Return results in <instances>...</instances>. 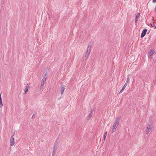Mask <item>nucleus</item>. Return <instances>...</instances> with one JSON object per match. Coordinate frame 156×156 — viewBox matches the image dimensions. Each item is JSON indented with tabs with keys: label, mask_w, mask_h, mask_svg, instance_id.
Here are the masks:
<instances>
[{
	"label": "nucleus",
	"mask_w": 156,
	"mask_h": 156,
	"mask_svg": "<svg viewBox=\"0 0 156 156\" xmlns=\"http://www.w3.org/2000/svg\"><path fill=\"white\" fill-rule=\"evenodd\" d=\"M153 128V126L152 124H148L147 126L146 129V133L147 134L150 132V131L152 130Z\"/></svg>",
	"instance_id": "1"
},
{
	"label": "nucleus",
	"mask_w": 156,
	"mask_h": 156,
	"mask_svg": "<svg viewBox=\"0 0 156 156\" xmlns=\"http://www.w3.org/2000/svg\"><path fill=\"white\" fill-rule=\"evenodd\" d=\"M121 117L120 116H118L116 119L115 122L114 123V124L115 125H116L118 126L120 120V119Z\"/></svg>",
	"instance_id": "2"
},
{
	"label": "nucleus",
	"mask_w": 156,
	"mask_h": 156,
	"mask_svg": "<svg viewBox=\"0 0 156 156\" xmlns=\"http://www.w3.org/2000/svg\"><path fill=\"white\" fill-rule=\"evenodd\" d=\"M10 145L11 146H13L15 144V140L14 137H12L10 140Z\"/></svg>",
	"instance_id": "3"
},
{
	"label": "nucleus",
	"mask_w": 156,
	"mask_h": 156,
	"mask_svg": "<svg viewBox=\"0 0 156 156\" xmlns=\"http://www.w3.org/2000/svg\"><path fill=\"white\" fill-rule=\"evenodd\" d=\"M57 147V145H56V144L54 145L53 146L52 155H54V154L56 152V150Z\"/></svg>",
	"instance_id": "4"
},
{
	"label": "nucleus",
	"mask_w": 156,
	"mask_h": 156,
	"mask_svg": "<svg viewBox=\"0 0 156 156\" xmlns=\"http://www.w3.org/2000/svg\"><path fill=\"white\" fill-rule=\"evenodd\" d=\"M118 126L117 125L113 124L112 126V133L115 132L116 131Z\"/></svg>",
	"instance_id": "5"
},
{
	"label": "nucleus",
	"mask_w": 156,
	"mask_h": 156,
	"mask_svg": "<svg viewBox=\"0 0 156 156\" xmlns=\"http://www.w3.org/2000/svg\"><path fill=\"white\" fill-rule=\"evenodd\" d=\"M140 17V13H137L136 16L135 17V23H136L139 19V18Z\"/></svg>",
	"instance_id": "6"
},
{
	"label": "nucleus",
	"mask_w": 156,
	"mask_h": 156,
	"mask_svg": "<svg viewBox=\"0 0 156 156\" xmlns=\"http://www.w3.org/2000/svg\"><path fill=\"white\" fill-rule=\"evenodd\" d=\"M46 81V79L44 78H43L42 80L41 81V88H43V86L44 84V83Z\"/></svg>",
	"instance_id": "7"
},
{
	"label": "nucleus",
	"mask_w": 156,
	"mask_h": 156,
	"mask_svg": "<svg viewBox=\"0 0 156 156\" xmlns=\"http://www.w3.org/2000/svg\"><path fill=\"white\" fill-rule=\"evenodd\" d=\"M147 31V29H144L143 31L141 33V37L142 38V37H144L145 36Z\"/></svg>",
	"instance_id": "8"
},
{
	"label": "nucleus",
	"mask_w": 156,
	"mask_h": 156,
	"mask_svg": "<svg viewBox=\"0 0 156 156\" xmlns=\"http://www.w3.org/2000/svg\"><path fill=\"white\" fill-rule=\"evenodd\" d=\"M155 52V51L154 49H151L149 51V55L150 56H151Z\"/></svg>",
	"instance_id": "9"
},
{
	"label": "nucleus",
	"mask_w": 156,
	"mask_h": 156,
	"mask_svg": "<svg viewBox=\"0 0 156 156\" xmlns=\"http://www.w3.org/2000/svg\"><path fill=\"white\" fill-rule=\"evenodd\" d=\"M65 89V87L64 86H62L61 87V94H62L63 93L64 90Z\"/></svg>",
	"instance_id": "10"
},
{
	"label": "nucleus",
	"mask_w": 156,
	"mask_h": 156,
	"mask_svg": "<svg viewBox=\"0 0 156 156\" xmlns=\"http://www.w3.org/2000/svg\"><path fill=\"white\" fill-rule=\"evenodd\" d=\"M90 49H87L86 52V56L87 57L90 53Z\"/></svg>",
	"instance_id": "11"
},
{
	"label": "nucleus",
	"mask_w": 156,
	"mask_h": 156,
	"mask_svg": "<svg viewBox=\"0 0 156 156\" xmlns=\"http://www.w3.org/2000/svg\"><path fill=\"white\" fill-rule=\"evenodd\" d=\"M127 85V84L126 83H125L124 85V86L122 87V89L121 90V91L120 92V93H121L122 91L123 90L125 89Z\"/></svg>",
	"instance_id": "12"
},
{
	"label": "nucleus",
	"mask_w": 156,
	"mask_h": 156,
	"mask_svg": "<svg viewBox=\"0 0 156 156\" xmlns=\"http://www.w3.org/2000/svg\"><path fill=\"white\" fill-rule=\"evenodd\" d=\"M0 107L2 108L3 106V104L2 103V101L1 98V94L0 95Z\"/></svg>",
	"instance_id": "13"
},
{
	"label": "nucleus",
	"mask_w": 156,
	"mask_h": 156,
	"mask_svg": "<svg viewBox=\"0 0 156 156\" xmlns=\"http://www.w3.org/2000/svg\"><path fill=\"white\" fill-rule=\"evenodd\" d=\"M93 112V109H91V110L89 115V117H92V116Z\"/></svg>",
	"instance_id": "14"
},
{
	"label": "nucleus",
	"mask_w": 156,
	"mask_h": 156,
	"mask_svg": "<svg viewBox=\"0 0 156 156\" xmlns=\"http://www.w3.org/2000/svg\"><path fill=\"white\" fill-rule=\"evenodd\" d=\"M29 88V86H27L26 87L25 91V93L26 94H27V93Z\"/></svg>",
	"instance_id": "15"
},
{
	"label": "nucleus",
	"mask_w": 156,
	"mask_h": 156,
	"mask_svg": "<svg viewBox=\"0 0 156 156\" xmlns=\"http://www.w3.org/2000/svg\"><path fill=\"white\" fill-rule=\"evenodd\" d=\"M107 132H106L105 133H104L103 138H104V140H105L106 139V137L107 135Z\"/></svg>",
	"instance_id": "16"
},
{
	"label": "nucleus",
	"mask_w": 156,
	"mask_h": 156,
	"mask_svg": "<svg viewBox=\"0 0 156 156\" xmlns=\"http://www.w3.org/2000/svg\"><path fill=\"white\" fill-rule=\"evenodd\" d=\"M92 44L91 43H90L89 44V45H88V46L87 48H92Z\"/></svg>",
	"instance_id": "17"
},
{
	"label": "nucleus",
	"mask_w": 156,
	"mask_h": 156,
	"mask_svg": "<svg viewBox=\"0 0 156 156\" xmlns=\"http://www.w3.org/2000/svg\"><path fill=\"white\" fill-rule=\"evenodd\" d=\"M151 26L153 27H156V26L154 24H152L151 25Z\"/></svg>",
	"instance_id": "18"
},
{
	"label": "nucleus",
	"mask_w": 156,
	"mask_h": 156,
	"mask_svg": "<svg viewBox=\"0 0 156 156\" xmlns=\"http://www.w3.org/2000/svg\"><path fill=\"white\" fill-rule=\"evenodd\" d=\"M129 81V78H128L127 79V82H128Z\"/></svg>",
	"instance_id": "19"
},
{
	"label": "nucleus",
	"mask_w": 156,
	"mask_h": 156,
	"mask_svg": "<svg viewBox=\"0 0 156 156\" xmlns=\"http://www.w3.org/2000/svg\"><path fill=\"white\" fill-rule=\"evenodd\" d=\"M152 2L153 3H155L156 2V0H153Z\"/></svg>",
	"instance_id": "20"
}]
</instances>
